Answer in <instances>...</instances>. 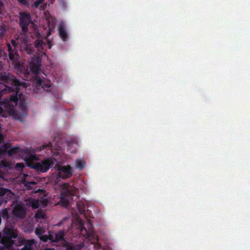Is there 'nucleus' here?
<instances>
[{
  "label": "nucleus",
  "instance_id": "aec40b11",
  "mask_svg": "<svg viewBox=\"0 0 250 250\" xmlns=\"http://www.w3.org/2000/svg\"><path fill=\"white\" fill-rule=\"evenodd\" d=\"M53 144L52 143H48V144H45L43 145H42L40 148V150L46 149H53Z\"/></svg>",
  "mask_w": 250,
  "mask_h": 250
},
{
  "label": "nucleus",
  "instance_id": "393cba45",
  "mask_svg": "<svg viewBox=\"0 0 250 250\" xmlns=\"http://www.w3.org/2000/svg\"><path fill=\"white\" fill-rule=\"evenodd\" d=\"M18 153V149L17 148H11L8 150V154L9 156H12L13 154H16Z\"/></svg>",
  "mask_w": 250,
  "mask_h": 250
},
{
  "label": "nucleus",
  "instance_id": "f704fd0d",
  "mask_svg": "<svg viewBox=\"0 0 250 250\" xmlns=\"http://www.w3.org/2000/svg\"><path fill=\"white\" fill-rule=\"evenodd\" d=\"M0 250H4L3 247L0 246Z\"/></svg>",
  "mask_w": 250,
  "mask_h": 250
},
{
  "label": "nucleus",
  "instance_id": "72a5a7b5",
  "mask_svg": "<svg viewBox=\"0 0 250 250\" xmlns=\"http://www.w3.org/2000/svg\"><path fill=\"white\" fill-rule=\"evenodd\" d=\"M11 43L12 44V45L14 46H15L16 45V41L14 40H12L11 41Z\"/></svg>",
  "mask_w": 250,
  "mask_h": 250
},
{
  "label": "nucleus",
  "instance_id": "ddd939ff",
  "mask_svg": "<svg viewBox=\"0 0 250 250\" xmlns=\"http://www.w3.org/2000/svg\"><path fill=\"white\" fill-rule=\"evenodd\" d=\"M66 250H81L83 247L81 245H74L70 243H67L65 246Z\"/></svg>",
  "mask_w": 250,
  "mask_h": 250
},
{
  "label": "nucleus",
  "instance_id": "9d476101",
  "mask_svg": "<svg viewBox=\"0 0 250 250\" xmlns=\"http://www.w3.org/2000/svg\"><path fill=\"white\" fill-rule=\"evenodd\" d=\"M59 33L60 37L63 41L65 42L67 40L68 34L63 24L60 25L59 27Z\"/></svg>",
  "mask_w": 250,
  "mask_h": 250
},
{
  "label": "nucleus",
  "instance_id": "20e7f679",
  "mask_svg": "<svg viewBox=\"0 0 250 250\" xmlns=\"http://www.w3.org/2000/svg\"><path fill=\"white\" fill-rule=\"evenodd\" d=\"M19 24L21 28L22 32L26 33L28 31V25L31 23V15L29 13L21 12L20 13Z\"/></svg>",
  "mask_w": 250,
  "mask_h": 250
},
{
  "label": "nucleus",
  "instance_id": "cd10ccee",
  "mask_svg": "<svg viewBox=\"0 0 250 250\" xmlns=\"http://www.w3.org/2000/svg\"><path fill=\"white\" fill-rule=\"evenodd\" d=\"M77 207L79 209V211L81 213H84L85 208L84 206L83 207L81 208L80 205L79 204H77Z\"/></svg>",
  "mask_w": 250,
  "mask_h": 250
},
{
  "label": "nucleus",
  "instance_id": "473e14b6",
  "mask_svg": "<svg viewBox=\"0 0 250 250\" xmlns=\"http://www.w3.org/2000/svg\"><path fill=\"white\" fill-rule=\"evenodd\" d=\"M26 51L28 54L33 53V50L32 49H29L28 47H26Z\"/></svg>",
  "mask_w": 250,
  "mask_h": 250
},
{
  "label": "nucleus",
  "instance_id": "2eb2a0df",
  "mask_svg": "<svg viewBox=\"0 0 250 250\" xmlns=\"http://www.w3.org/2000/svg\"><path fill=\"white\" fill-rule=\"evenodd\" d=\"M41 240L44 242L47 241L49 239L51 242L53 241V235L49 234L48 236L46 234H42L39 237Z\"/></svg>",
  "mask_w": 250,
  "mask_h": 250
},
{
  "label": "nucleus",
  "instance_id": "412c9836",
  "mask_svg": "<svg viewBox=\"0 0 250 250\" xmlns=\"http://www.w3.org/2000/svg\"><path fill=\"white\" fill-rule=\"evenodd\" d=\"M40 201V206L41 208H45L48 204V200L47 199H41Z\"/></svg>",
  "mask_w": 250,
  "mask_h": 250
},
{
  "label": "nucleus",
  "instance_id": "0eeeda50",
  "mask_svg": "<svg viewBox=\"0 0 250 250\" xmlns=\"http://www.w3.org/2000/svg\"><path fill=\"white\" fill-rule=\"evenodd\" d=\"M13 214L16 217L24 218L26 215V211L22 205H19L14 208Z\"/></svg>",
  "mask_w": 250,
  "mask_h": 250
},
{
  "label": "nucleus",
  "instance_id": "e433bc0d",
  "mask_svg": "<svg viewBox=\"0 0 250 250\" xmlns=\"http://www.w3.org/2000/svg\"><path fill=\"white\" fill-rule=\"evenodd\" d=\"M1 238V232H0V238Z\"/></svg>",
  "mask_w": 250,
  "mask_h": 250
},
{
  "label": "nucleus",
  "instance_id": "b1692460",
  "mask_svg": "<svg viewBox=\"0 0 250 250\" xmlns=\"http://www.w3.org/2000/svg\"><path fill=\"white\" fill-rule=\"evenodd\" d=\"M11 190L7 188H0V197H2L8 192H10Z\"/></svg>",
  "mask_w": 250,
  "mask_h": 250
},
{
  "label": "nucleus",
  "instance_id": "a878e982",
  "mask_svg": "<svg viewBox=\"0 0 250 250\" xmlns=\"http://www.w3.org/2000/svg\"><path fill=\"white\" fill-rule=\"evenodd\" d=\"M35 217L37 219L44 218V215L42 212L38 211L35 215Z\"/></svg>",
  "mask_w": 250,
  "mask_h": 250
},
{
  "label": "nucleus",
  "instance_id": "f257e3e1",
  "mask_svg": "<svg viewBox=\"0 0 250 250\" xmlns=\"http://www.w3.org/2000/svg\"><path fill=\"white\" fill-rule=\"evenodd\" d=\"M0 80L2 82L11 84L14 87L15 92L9 96H5L2 100L0 101V116L5 117L7 113L10 116H16V106L19 102L20 106L22 109L26 108L25 102L21 99L22 94H19V86L24 84L12 74L1 72L0 74Z\"/></svg>",
  "mask_w": 250,
  "mask_h": 250
},
{
  "label": "nucleus",
  "instance_id": "7c9ffc66",
  "mask_svg": "<svg viewBox=\"0 0 250 250\" xmlns=\"http://www.w3.org/2000/svg\"><path fill=\"white\" fill-rule=\"evenodd\" d=\"M41 1H36L34 3V6L35 8H38L39 4L41 3Z\"/></svg>",
  "mask_w": 250,
  "mask_h": 250
},
{
  "label": "nucleus",
  "instance_id": "c756f323",
  "mask_svg": "<svg viewBox=\"0 0 250 250\" xmlns=\"http://www.w3.org/2000/svg\"><path fill=\"white\" fill-rule=\"evenodd\" d=\"M24 166L22 163H17L16 165V167L17 168H19L22 169L24 167Z\"/></svg>",
  "mask_w": 250,
  "mask_h": 250
},
{
  "label": "nucleus",
  "instance_id": "f3484780",
  "mask_svg": "<svg viewBox=\"0 0 250 250\" xmlns=\"http://www.w3.org/2000/svg\"><path fill=\"white\" fill-rule=\"evenodd\" d=\"M60 202L62 204L64 207H68L69 205V202L66 197L63 196L62 194H61Z\"/></svg>",
  "mask_w": 250,
  "mask_h": 250
},
{
  "label": "nucleus",
  "instance_id": "39448f33",
  "mask_svg": "<svg viewBox=\"0 0 250 250\" xmlns=\"http://www.w3.org/2000/svg\"><path fill=\"white\" fill-rule=\"evenodd\" d=\"M56 166L57 167V175L59 177L62 179H66L71 176L72 170L70 166H60L56 165Z\"/></svg>",
  "mask_w": 250,
  "mask_h": 250
},
{
  "label": "nucleus",
  "instance_id": "f8f14e48",
  "mask_svg": "<svg viewBox=\"0 0 250 250\" xmlns=\"http://www.w3.org/2000/svg\"><path fill=\"white\" fill-rule=\"evenodd\" d=\"M65 233L63 230H60L55 233V237L53 236V242H59L64 239Z\"/></svg>",
  "mask_w": 250,
  "mask_h": 250
},
{
  "label": "nucleus",
  "instance_id": "6e6552de",
  "mask_svg": "<svg viewBox=\"0 0 250 250\" xmlns=\"http://www.w3.org/2000/svg\"><path fill=\"white\" fill-rule=\"evenodd\" d=\"M30 67L31 71L33 73H38L41 67V62L38 58H36L32 60L30 62Z\"/></svg>",
  "mask_w": 250,
  "mask_h": 250
},
{
  "label": "nucleus",
  "instance_id": "c9c22d12",
  "mask_svg": "<svg viewBox=\"0 0 250 250\" xmlns=\"http://www.w3.org/2000/svg\"><path fill=\"white\" fill-rule=\"evenodd\" d=\"M101 247V245H98V248H100Z\"/></svg>",
  "mask_w": 250,
  "mask_h": 250
},
{
  "label": "nucleus",
  "instance_id": "5701e85b",
  "mask_svg": "<svg viewBox=\"0 0 250 250\" xmlns=\"http://www.w3.org/2000/svg\"><path fill=\"white\" fill-rule=\"evenodd\" d=\"M76 164L77 167L82 169L85 166V162L80 160H77L76 161Z\"/></svg>",
  "mask_w": 250,
  "mask_h": 250
},
{
  "label": "nucleus",
  "instance_id": "2f4dec72",
  "mask_svg": "<svg viewBox=\"0 0 250 250\" xmlns=\"http://www.w3.org/2000/svg\"><path fill=\"white\" fill-rule=\"evenodd\" d=\"M67 145L68 149H70V147H71V146L73 145V143L72 142L67 141Z\"/></svg>",
  "mask_w": 250,
  "mask_h": 250
},
{
  "label": "nucleus",
  "instance_id": "bb28decb",
  "mask_svg": "<svg viewBox=\"0 0 250 250\" xmlns=\"http://www.w3.org/2000/svg\"><path fill=\"white\" fill-rule=\"evenodd\" d=\"M37 159L36 156L35 155H29L26 157L27 161H32Z\"/></svg>",
  "mask_w": 250,
  "mask_h": 250
},
{
  "label": "nucleus",
  "instance_id": "1a4fd4ad",
  "mask_svg": "<svg viewBox=\"0 0 250 250\" xmlns=\"http://www.w3.org/2000/svg\"><path fill=\"white\" fill-rule=\"evenodd\" d=\"M36 81L38 85L41 86L44 90L49 91V88L51 87L50 81H45L41 78H38Z\"/></svg>",
  "mask_w": 250,
  "mask_h": 250
},
{
  "label": "nucleus",
  "instance_id": "f03ea898",
  "mask_svg": "<svg viewBox=\"0 0 250 250\" xmlns=\"http://www.w3.org/2000/svg\"><path fill=\"white\" fill-rule=\"evenodd\" d=\"M3 236L1 238V243L5 248H10L15 243L13 239L17 238L18 234L14 226L10 224H6L3 230Z\"/></svg>",
  "mask_w": 250,
  "mask_h": 250
},
{
  "label": "nucleus",
  "instance_id": "c85d7f7f",
  "mask_svg": "<svg viewBox=\"0 0 250 250\" xmlns=\"http://www.w3.org/2000/svg\"><path fill=\"white\" fill-rule=\"evenodd\" d=\"M19 3L24 6H27L28 4L27 0H17Z\"/></svg>",
  "mask_w": 250,
  "mask_h": 250
},
{
  "label": "nucleus",
  "instance_id": "4be33fe9",
  "mask_svg": "<svg viewBox=\"0 0 250 250\" xmlns=\"http://www.w3.org/2000/svg\"><path fill=\"white\" fill-rule=\"evenodd\" d=\"M44 232V229L42 227H41L40 226H38L36 228L35 230V233L38 237L41 236V235L43 234V233Z\"/></svg>",
  "mask_w": 250,
  "mask_h": 250
},
{
  "label": "nucleus",
  "instance_id": "9b49d317",
  "mask_svg": "<svg viewBox=\"0 0 250 250\" xmlns=\"http://www.w3.org/2000/svg\"><path fill=\"white\" fill-rule=\"evenodd\" d=\"M24 246L22 248L21 250H32V246L34 244V240H23Z\"/></svg>",
  "mask_w": 250,
  "mask_h": 250
},
{
  "label": "nucleus",
  "instance_id": "423d86ee",
  "mask_svg": "<svg viewBox=\"0 0 250 250\" xmlns=\"http://www.w3.org/2000/svg\"><path fill=\"white\" fill-rule=\"evenodd\" d=\"M46 45H48L49 49L51 47V42L47 39H45V42L43 40L38 39L35 42V46L37 50L41 52H43L44 50V48Z\"/></svg>",
  "mask_w": 250,
  "mask_h": 250
},
{
  "label": "nucleus",
  "instance_id": "4c0bfd02",
  "mask_svg": "<svg viewBox=\"0 0 250 250\" xmlns=\"http://www.w3.org/2000/svg\"><path fill=\"white\" fill-rule=\"evenodd\" d=\"M1 50H0V56H1Z\"/></svg>",
  "mask_w": 250,
  "mask_h": 250
},
{
  "label": "nucleus",
  "instance_id": "58836bf2",
  "mask_svg": "<svg viewBox=\"0 0 250 250\" xmlns=\"http://www.w3.org/2000/svg\"><path fill=\"white\" fill-rule=\"evenodd\" d=\"M2 202H0V206L1 205Z\"/></svg>",
  "mask_w": 250,
  "mask_h": 250
},
{
  "label": "nucleus",
  "instance_id": "4468645a",
  "mask_svg": "<svg viewBox=\"0 0 250 250\" xmlns=\"http://www.w3.org/2000/svg\"><path fill=\"white\" fill-rule=\"evenodd\" d=\"M7 46L8 48V51L9 52V57L10 60L15 61L16 59L15 55H17V53L14 50H13L12 47L10 43H7Z\"/></svg>",
  "mask_w": 250,
  "mask_h": 250
},
{
  "label": "nucleus",
  "instance_id": "7ed1b4c3",
  "mask_svg": "<svg viewBox=\"0 0 250 250\" xmlns=\"http://www.w3.org/2000/svg\"><path fill=\"white\" fill-rule=\"evenodd\" d=\"M54 165V162L51 159H47L41 162H37L33 164L32 167L35 169L38 173L47 172Z\"/></svg>",
  "mask_w": 250,
  "mask_h": 250
},
{
  "label": "nucleus",
  "instance_id": "6ab92c4d",
  "mask_svg": "<svg viewBox=\"0 0 250 250\" xmlns=\"http://www.w3.org/2000/svg\"><path fill=\"white\" fill-rule=\"evenodd\" d=\"M25 186L29 189H32L33 186L36 185V182L35 181H26L24 182Z\"/></svg>",
  "mask_w": 250,
  "mask_h": 250
},
{
  "label": "nucleus",
  "instance_id": "a211bd4d",
  "mask_svg": "<svg viewBox=\"0 0 250 250\" xmlns=\"http://www.w3.org/2000/svg\"><path fill=\"white\" fill-rule=\"evenodd\" d=\"M31 206L33 208H38L40 207L39 199H33L30 202Z\"/></svg>",
  "mask_w": 250,
  "mask_h": 250
},
{
  "label": "nucleus",
  "instance_id": "dca6fc26",
  "mask_svg": "<svg viewBox=\"0 0 250 250\" xmlns=\"http://www.w3.org/2000/svg\"><path fill=\"white\" fill-rule=\"evenodd\" d=\"M0 215L1 218L2 217L3 219L6 220H8L10 217V215L7 208L2 209L0 212Z\"/></svg>",
  "mask_w": 250,
  "mask_h": 250
}]
</instances>
